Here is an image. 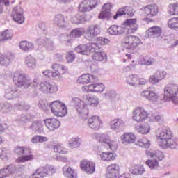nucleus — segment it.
I'll return each mask as SVG.
<instances>
[{"label": "nucleus", "instance_id": "obj_8", "mask_svg": "<svg viewBox=\"0 0 178 178\" xmlns=\"http://www.w3.org/2000/svg\"><path fill=\"white\" fill-rule=\"evenodd\" d=\"M140 42L141 41L138 37L133 35L125 36L122 41V44L124 48L131 49L132 51L133 49H136L140 45Z\"/></svg>", "mask_w": 178, "mask_h": 178}, {"label": "nucleus", "instance_id": "obj_19", "mask_svg": "<svg viewBox=\"0 0 178 178\" xmlns=\"http://www.w3.org/2000/svg\"><path fill=\"white\" fill-rule=\"evenodd\" d=\"M13 19L18 24L24 23V16H23V8L20 6H17L13 10Z\"/></svg>", "mask_w": 178, "mask_h": 178}, {"label": "nucleus", "instance_id": "obj_2", "mask_svg": "<svg viewBox=\"0 0 178 178\" xmlns=\"http://www.w3.org/2000/svg\"><path fill=\"white\" fill-rule=\"evenodd\" d=\"M156 137L158 145L163 149H167V148L176 149L177 148V142L173 138V133L170 128L164 127L157 129Z\"/></svg>", "mask_w": 178, "mask_h": 178}, {"label": "nucleus", "instance_id": "obj_51", "mask_svg": "<svg viewBox=\"0 0 178 178\" xmlns=\"http://www.w3.org/2000/svg\"><path fill=\"white\" fill-rule=\"evenodd\" d=\"M53 149L55 152L58 154H67V149L65 148L63 144L58 143L53 147Z\"/></svg>", "mask_w": 178, "mask_h": 178}, {"label": "nucleus", "instance_id": "obj_17", "mask_svg": "<svg viewBox=\"0 0 178 178\" xmlns=\"http://www.w3.org/2000/svg\"><path fill=\"white\" fill-rule=\"evenodd\" d=\"M110 129L113 131H123L126 127V122L120 118H115L109 122Z\"/></svg>", "mask_w": 178, "mask_h": 178}, {"label": "nucleus", "instance_id": "obj_37", "mask_svg": "<svg viewBox=\"0 0 178 178\" xmlns=\"http://www.w3.org/2000/svg\"><path fill=\"white\" fill-rule=\"evenodd\" d=\"M63 172L64 176L67 178H77V172L76 170L69 167V165H65L63 168Z\"/></svg>", "mask_w": 178, "mask_h": 178}, {"label": "nucleus", "instance_id": "obj_46", "mask_svg": "<svg viewBox=\"0 0 178 178\" xmlns=\"http://www.w3.org/2000/svg\"><path fill=\"white\" fill-rule=\"evenodd\" d=\"M81 145V139L80 138H72L68 140V145L70 148H79Z\"/></svg>", "mask_w": 178, "mask_h": 178}, {"label": "nucleus", "instance_id": "obj_55", "mask_svg": "<svg viewBox=\"0 0 178 178\" xmlns=\"http://www.w3.org/2000/svg\"><path fill=\"white\" fill-rule=\"evenodd\" d=\"M71 22L74 24H80L84 22V15L78 14L71 18Z\"/></svg>", "mask_w": 178, "mask_h": 178}, {"label": "nucleus", "instance_id": "obj_44", "mask_svg": "<svg viewBox=\"0 0 178 178\" xmlns=\"http://www.w3.org/2000/svg\"><path fill=\"white\" fill-rule=\"evenodd\" d=\"M84 33V30L80 29V28H76L74 29L67 37L70 38V40H76V38H79V37H81Z\"/></svg>", "mask_w": 178, "mask_h": 178}, {"label": "nucleus", "instance_id": "obj_13", "mask_svg": "<svg viewBox=\"0 0 178 178\" xmlns=\"http://www.w3.org/2000/svg\"><path fill=\"white\" fill-rule=\"evenodd\" d=\"M83 92H104L105 85L101 83H95L90 85L85 86L82 88Z\"/></svg>", "mask_w": 178, "mask_h": 178}, {"label": "nucleus", "instance_id": "obj_58", "mask_svg": "<svg viewBox=\"0 0 178 178\" xmlns=\"http://www.w3.org/2000/svg\"><path fill=\"white\" fill-rule=\"evenodd\" d=\"M116 91L115 90H106L104 93V97L106 99H115L116 98Z\"/></svg>", "mask_w": 178, "mask_h": 178}, {"label": "nucleus", "instance_id": "obj_27", "mask_svg": "<svg viewBox=\"0 0 178 178\" xmlns=\"http://www.w3.org/2000/svg\"><path fill=\"white\" fill-rule=\"evenodd\" d=\"M13 59H15V56L12 53L0 54V64L3 66H9Z\"/></svg>", "mask_w": 178, "mask_h": 178}, {"label": "nucleus", "instance_id": "obj_47", "mask_svg": "<svg viewBox=\"0 0 178 178\" xmlns=\"http://www.w3.org/2000/svg\"><path fill=\"white\" fill-rule=\"evenodd\" d=\"M40 176V177H38ZM46 177L44 167H40L29 177V178Z\"/></svg>", "mask_w": 178, "mask_h": 178}, {"label": "nucleus", "instance_id": "obj_1", "mask_svg": "<svg viewBox=\"0 0 178 178\" xmlns=\"http://www.w3.org/2000/svg\"><path fill=\"white\" fill-rule=\"evenodd\" d=\"M13 81L17 87H23L27 89L32 86L35 91H40L44 94H55L58 92V85L54 82L44 81L38 83V79L35 78L33 81L31 78L26 76L24 72L17 71L13 74Z\"/></svg>", "mask_w": 178, "mask_h": 178}, {"label": "nucleus", "instance_id": "obj_34", "mask_svg": "<svg viewBox=\"0 0 178 178\" xmlns=\"http://www.w3.org/2000/svg\"><path fill=\"white\" fill-rule=\"evenodd\" d=\"M135 130L140 134H148L151 131V126L148 122H145L144 124H141L135 127Z\"/></svg>", "mask_w": 178, "mask_h": 178}, {"label": "nucleus", "instance_id": "obj_23", "mask_svg": "<svg viewBox=\"0 0 178 178\" xmlns=\"http://www.w3.org/2000/svg\"><path fill=\"white\" fill-rule=\"evenodd\" d=\"M51 69L54 70V72H53L54 79L56 77H62V74H66L68 70L67 67L59 64H54Z\"/></svg>", "mask_w": 178, "mask_h": 178}, {"label": "nucleus", "instance_id": "obj_52", "mask_svg": "<svg viewBox=\"0 0 178 178\" xmlns=\"http://www.w3.org/2000/svg\"><path fill=\"white\" fill-rule=\"evenodd\" d=\"M33 159H34L33 154L23 155L17 159V162L18 163H20V162L24 163V162H29V161H33Z\"/></svg>", "mask_w": 178, "mask_h": 178}, {"label": "nucleus", "instance_id": "obj_53", "mask_svg": "<svg viewBox=\"0 0 178 178\" xmlns=\"http://www.w3.org/2000/svg\"><path fill=\"white\" fill-rule=\"evenodd\" d=\"M137 145L139 147H143V148H149L151 145V141H149V140H148L147 138H143L137 142Z\"/></svg>", "mask_w": 178, "mask_h": 178}, {"label": "nucleus", "instance_id": "obj_49", "mask_svg": "<svg viewBox=\"0 0 178 178\" xmlns=\"http://www.w3.org/2000/svg\"><path fill=\"white\" fill-rule=\"evenodd\" d=\"M131 172L132 175H136V176L138 175H143L144 172H145V169L144 168L143 165H134L131 168Z\"/></svg>", "mask_w": 178, "mask_h": 178}, {"label": "nucleus", "instance_id": "obj_16", "mask_svg": "<svg viewBox=\"0 0 178 178\" xmlns=\"http://www.w3.org/2000/svg\"><path fill=\"white\" fill-rule=\"evenodd\" d=\"M102 126V120H101V118H99V116L97 115H93L88 118V127L89 129H91V130H94L95 131H97L101 129V127Z\"/></svg>", "mask_w": 178, "mask_h": 178}, {"label": "nucleus", "instance_id": "obj_35", "mask_svg": "<svg viewBox=\"0 0 178 178\" xmlns=\"http://www.w3.org/2000/svg\"><path fill=\"white\" fill-rule=\"evenodd\" d=\"M4 97L6 99H13L19 97V91L16 88H8L6 89Z\"/></svg>", "mask_w": 178, "mask_h": 178}, {"label": "nucleus", "instance_id": "obj_39", "mask_svg": "<svg viewBox=\"0 0 178 178\" xmlns=\"http://www.w3.org/2000/svg\"><path fill=\"white\" fill-rule=\"evenodd\" d=\"M147 34L154 38L161 37L162 34V28L157 26H152L148 29Z\"/></svg>", "mask_w": 178, "mask_h": 178}, {"label": "nucleus", "instance_id": "obj_30", "mask_svg": "<svg viewBox=\"0 0 178 178\" xmlns=\"http://www.w3.org/2000/svg\"><path fill=\"white\" fill-rule=\"evenodd\" d=\"M108 33L111 34V35H120V34H125L124 27L122 25H112L108 29Z\"/></svg>", "mask_w": 178, "mask_h": 178}, {"label": "nucleus", "instance_id": "obj_11", "mask_svg": "<svg viewBox=\"0 0 178 178\" xmlns=\"http://www.w3.org/2000/svg\"><path fill=\"white\" fill-rule=\"evenodd\" d=\"M125 34H134L138 30L137 19H128L122 24Z\"/></svg>", "mask_w": 178, "mask_h": 178}, {"label": "nucleus", "instance_id": "obj_6", "mask_svg": "<svg viewBox=\"0 0 178 178\" xmlns=\"http://www.w3.org/2000/svg\"><path fill=\"white\" fill-rule=\"evenodd\" d=\"M49 106L51 109V113L54 116L63 118V116H66L67 114V108H66V106L59 100L51 102Z\"/></svg>", "mask_w": 178, "mask_h": 178}, {"label": "nucleus", "instance_id": "obj_36", "mask_svg": "<svg viewBox=\"0 0 178 178\" xmlns=\"http://www.w3.org/2000/svg\"><path fill=\"white\" fill-rule=\"evenodd\" d=\"M95 137L102 145H106L111 143V136L107 134H95Z\"/></svg>", "mask_w": 178, "mask_h": 178}, {"label": "nucleus", "instance_id": "obj_62", "mask_svg": "<svg viewBox=\"0 0 178 178\" xmlns=\"http://www.w3.org/2000/svg\"><path fill=\"white\" fill-rule=\"evenodd\" d=\"M106 145L109 147L111 151H115L118 149V143L115 141H112L110 140V143H107Z\"/></svg>", "mask_w": 178, "mask_h": 178}, {"label": "nucleus", "instance_id": "obj_31", "mask_svg": "<svg viewBox=\"0 0 178 178\" xmlns=\"http://www.w3.org/2000/svg\"><path fill=\"white\" fill-rule=\"evenodd\" d=\"M54 23L57 27L60 29H65L66 27V21L65 16L62 14H57L54 16Z\"/></svg>", "mask_w": 178, "mask_h": 178}, {"label": "nucleus", "instance_id": "obj_3", "mask_svg": "<svg viewBox=\"0 0 178 178\" xmlns=\"http://www.w3.org/2000/svg\"><path fill=\"white\" fill-rule=\"evenodd\" d=\"M74 101V102H76V109L78 112L83 116H87V115H88V105H90V106H98V104H99L98 97L90 95H85L84 101H81L77 97H75Z\"/></svg>", "mask_w": 178, "mask_h": 178}, {"label": "nucleus", "instance_id": "obj_59", "mask_svg": "<svg viewBox=\"0 0 178 178\" xmlns=\"http://www.w3.org/2000/svg\"><path fill=\"white\" fill-rule=\"evenodd\" d=\"M0 106V111L3 113H9V112H12L13 109L10 104H1Z\"/></svg>", "mask_w": 178, "mask_h": 178}, {"label": "nucleus", "instance_id": "obj_15", "mask_svg": "<svg viewBox=\"0 0 178 178\" xmlns=\"http://www.w3.org/2000/svg\"><path fill=\"white\" fill-rule=\"evenodd\" d=\"M120 170V166L118 163H112L107 166L106 170V178H118L119 176V172Z\"/></svg>", "mask_w": 178, "mask_h": 178}, {"label": "nucleus", "instance_id": "obj_12", "mask_svg": "<svg viewBox=\"0 0 178 178\" xmlns=\"http://www.w3.org/2000/svg\"><path fill=\"white\" fill-rule=\"evenodd\" d=\"M99 3V0H83L78 9L80 12H90Z\"/></svg>", "mask_w": 178, "mask_h": 178}, {"label": "nucleus", "instance_id": "obj_42", "mask_svg": "<svg viewBox=\"0 0 178 178\" xmlns=\"http://www.w3.org/2000/svg\"><path fill=\"white\" fill-rule=\"evenodd\" d=\"M19 48L24 52H29L34 49V44L31 42L22 41L19 43Z\"/></svg>", "mask_w": 178, "mask_h": 178}, {"label": "nucleus", "instance_id": "obj_5", "mask_svg": "<svg viewBox=\"0 0 178 178\" xmlns=\"http://www.w3.org/2000/svg\"><path fill=\"white\" fill-rule=\"evenodd\" d=\"M99 43H97V47H99L98 50L92 51V54H95L92 58L93 60H96L97 62H102L104 60V62H106L108 59V56L106 53H104L101 51H102L101 47L99 46V44L101 45H107V44H109V39H106L104 38H99Z\"/></svg>", "mask_w": 178, "mask_h": 178}, {"label": "nucleus", "instance_id": "obj_4", "mask_svg": "<svg viewBox=\"0 0 178 178\" xmlns=\"http://www.w3.org/2000/svg\"><path fill=\"white\" fill-rule=\"evenodd\" d=\"M178 85L170 83L164 88L163 101L165 102H172L174 105H178Z\"/></svg>", "mask_w": 178, "mask_h": 178}, {"label": "nucleus", "instance_id": "obj_7", "mask_svg": "<svg viewBox=\"0 0 178 178\" xmlns=\"http://www.w3.org/2000/svg\"><path fill=\"white\" fill-rule=\"evenodd\" d=\"M98 49H99L98 43L91 42L86 44H79L75 49V51L81 55H90V54L95 51H98Z\"/></svg>", "mask_w": 178, "mask_h": 178}, {"label": "nucleus", "instance_id": "obj_50", "mask_svg": "<svg viewBox=\"0 0 178 178\" xmlns=\"http://www.w3.org/2000/svg\"><path fill=\"white\" fill-rule=\"evenodd\" d=\"M168 27L171 30H178V17H172L168 22Z\"/></svg>", "mask_w": 178, "mask_h": 178}, {"label": "nucleus", "instance_id": "obj_25", "mask_svg": "<svg viewBox=\"0 0 178 178\" xmlns=\"http://www.w3.org/2000/svg\"><path fill=\"white\" fill-rule=\"evenodd\" d=\"M112 9V4L111 3H107L102 7V10L99 15V19H106L109 20L111 19V10Z\"/></svg>", "mask_w": 178, "mask_h": 178}, {"label": "nucleus", "instance_id": "obj_14", "mask_svg": "<svg viewBox=\"0 0 178 178\" xmlns=\"http://www.w3.org/2000/svg\"><path fill=\"white\" fill-rule=\"evenodd\" d=\"M141 12H143L144 16H149V17H152L158 15L159 10L156 4H150L143 6L140 8Z\"/></svg>", "mask_w": 178, "mask_h": 178}, {"label": "nucleus", "instance_id": "obj_26", "mask_svg": "<svg viewBox=\"0 0 178 178\" xmlns=\"http://www.w3.org/2000/svg\"><path fill=\"white\" fill-rule=\"evenodd\" d=\"M122 144H133L137 140L136 134L131 132L124 133L120 137Z\"/></svg>", "mask_w": 178, "mask_h": 178}, {"label": "nucleus", "instance_id": "obj_40", "mask_svg": "<svg viewBox=\"0 0 178 178\" xmlns=\"http://www.w3.org/2000/svg\"><path fill=\"white\" fill-rule=\"evenodd\" d=\"M13 33L12 31L6 29L4 31L0 32V42H4V41H9L12 40Z\"/></svg>", "mask_w": 178, "mask_h": 178}, {"label": "nucleus", "instance_id": "obj_64", "mask_svg": "<svg viewBox=\"0 0 178 178\" xmlns=\"http://www.w3.org/2000/svg\"><path fill=\"white\" fill-rule=\"evenodd\" d=\"M42 74H44V76H45V77L54 78V72L51 71V70H45L42 72Z\"/></svg>", "mask_w": 178, "mask_h": 178}, {"label": "nucleus", "instance_id": "obj_29", "mask_svg": "<svg viewBox=\"0 0 178 178\" xmlns=\"http://www.w3.org/2000/svg\"><path fill=\"white\" fill-rule=\"evenodd\" d=\"M145 154L149 158H154L156 161H162L165 157L163 153L159 150H146Z\"/></svg>", "mask_w": 178, "mask_h": 178}, {"label": "nucleus", "instance_id": "obj_61", "mask_svg": "<svg viewBox=\"0 0 178 178\" xmlns=\"http://www.w3.org/2000/svg\"><path fill=\"white\" fill-rule=\"evenodd\" d=\"M66 59L68 63H72L76 59V56L73 53V51H70L67 53Z\"/></svg>", "mask_w": 178, "mask_h": 178}, {"label": "nucleus", "instance_id": "obj_63", "mask_svg": "<svg viewBox=\"0 0 178 178\" xmlns=\"http://www.w3.org/2000/svg\"><path fill=\"white\" fill-rule=\"evenodd\" d=\"M25 151H26V148H24V147L17 146L15 148L14 152L15 154H17V155H22L24 154Z\"/></svg>", "mask_w": 178, "mask_h": 178}, {"label": "nucleus", "instance_id": "obj_28", "mask_svg": "<svg viewBox=\"0 0 178 178\" xmlns=\"http://www.w3.org/2000/svg\"><path fill=\"white\" fill-rule=\"evenodd\" d=\"M16 170V167L14 165H9L4 168L0 170V178L9 177Z\"/></svg>", "mask_w": 178, "mask_h": 178}, {"label": "nucleus", "instance_id": "obj_45", "mask_svg": "<svg viewBox=\"0 0 178 178\" xmlns=\"http://www.w3.org/2000/svg\"><path fill=\"white\" fill-rule=\"evenodd\" d=\"M168 12L170 16H177L178 15V3L169 4Z\"/></svg>", "mask_w": 178, "mask_h": 178}, {"label": "nucleus", "instance_id": "obj_21", "mask_svg": "<svg viewBox=\"0 0 178 178\" xmlns=\"http://www.w3.org/2000/svg\"><path fill=\"white\" fill-rule=\"evenodd\" d=\"M101 33V30L99 29V26L98 25L90 26L88 28L86 33V38L90 41L91 40H94L98 34Z\"/></svg>", "mask_w": 178, "mask_h": 178}, {"label": "nucleus", "instance_id": "obj_41", "mask_svg": "<svg viewBox=\"0 0 178 178\" xmlns=\"http://www.w3.org/2000/svg\"><path fill=\"white\" fill-rule=\"evenodd\" d=\"M25 65H26L29 69H35L37 66V60H35V58L33 57V56L29 55L25 58Z\"/></svg>", "mask_w": 178, "mask_h": 178}, {"label": "nucleus", "instance_id": "obj_18", "mask_svg": "<svg viewBox=\"0 0 178 178\" xmlns=\"http://www.w3.org/2000/svg\"><path fill=\"white\" fill-rule=\"evenodd\" d=\"M166 77V72L157 70L149 78V83L153 86H156Z\"/></svg>", "mask_w": 178, "mask_h": 178}, {"label": "nucleus", "instance_id": "obj_9", "mask_svg": "<svg viewBox=\"0 0 178 178\" xmlns=\"http://www.w3.org/2000/svg\"><path fill=\"white\" fill-rule=\"evenodd\" d=\"M132 119L136 123H143L148 119V112L143 107H137L132 111Z\"/></svg>", "mask_w": 178, "mask_h": 178}, {"label": "nucleus", "instance_id": "obj_10", "mask_svg": "<svg viewBox=\"0 0 178 178\" xmlns=\"http://www.w3.org/2000/svg\"><path fill=\"white\" fill-rule=\"evenodd\" d=\"M154 89L155 88L154 87H149L141 91L140 95L142 98H144V99L149 101V102H156L158 99H159V95L154 91Z\"/></svg>", "mask_w": 178, "mask_h": 178}, {"label": "nucleus", "instance_id": "obj_38", "mask_svg": "<svg viewBox=\"0 0 178 178\" xmlns=\"http://www.w3.org/2000/svg\"><path fill=\"white\" fill-rule=\"evenodd\" d=\"M126 82L131 87H138V75L129 74L126 79Z\"/></svg>", "mask_w": 178, "mask_h": 178}, {"label": "nucleus", "instance_id": "obj_56", "mask_svg": "<svg viewBox=\"0 0 178 178\" xmlns=\"http://www.w3.org/2000/svg\"><path fill=\"white\" fill-rule=\"evenodd\" d=\"M143 63H142V65H145L146 66H151L156 63V60H155V59L148 56L143 57Z\"/></svg>", "mask_w": 178, "mask_h": 178}, {"label": "nucleus", "instance_id": "obj_43", "mask_svg": "<svg viewBox=\"0 0 178 178\" xmlns=\"http://www.w3.org/2000/svg\"><path fill=\"white\" fill-rule=\"evenodd\" d=\"M29 129L35 133H42V131H44V125L41 121L33 122Z\"/></svg>", "mask_w": 178, "mask_h": 178}, {"label": "nucleus", "instance_id": "obj_24", "mask_svg": "<svg viewBox=\"0 0 178 178\" xmlns=\"http://www.w3.org/2000/svg\"><path fill=\"white\" fill-rule=\"evenodd\" d=\"M134 16V11L133 8L130 6H125L124 8H120L118 11H117L116 15L113 16L114 20H116L119 16Z\"/></svg>", "mask_w": 178, "mask_h": 178}, {"label": "nucleus", "instance_id": "obj_57", "mask_svg": "<svg viewBox=\"0 0 178 178\" xmlns=\"http://www.w3.org/2000/svg\"><path fill=\"white\" fill-rule=\"evenodd\" d=\"M9 156H10V152L9 150L6 149H2L1 153L0 154V158L2 159V161H4V162H6L9 159Z\"/></svg>", "mask_w": 178, "mask_h": 178}, {"label": "nucleus", "instance_id": "obj_22", "mask_svg": "<svg viewBox=\"0 0 178 178\" xmlns=\"http://www.w3.org/2000/svg\"><path fill=\"white\" fill-rule=\"evenodd\" d=\"M81 168L88 175H92L95 172V163L92 161L84 160L81 162Z\"/></svg>", "mask_w": 178, "mask_h": 178}, {"label": "nucleus", "instance_id": "obj_48", "mask_svg": "<svg viewBox=\"0 0 178 178\" xmlns=\"http://www.w3.org/2000/svg\"><path fill=\"white\" fill-rule=\"evenodd\" d=\"M146 165L149 168L150 170H155L159 168V163L156 159H149L145 162Z\"/></svg>", "mask_w": 178, "mask_h": 178}, {"label": "nucleus", "instance_id": "obj_32", "mask_svg": "<svg viewBox=\"0 0 178 178\" xmlns=\"http://www.w3.org/2000/svg\"><path fill=\"white\" fill-rule=\"evenodd\" d=\"M98 155H99L100 159L103 161V162H112V161L116 159L115 154L109 152H103L99 153Z\"/></svg>", "mask_w": 178, "mask_h": 178}, {"label": "nucleus", "instance_id": "obj_20", "mask_svg": "<svg viewBox=\"0 0 178 178\" xmlns=\"http://www.w3.org/2000/svg\"><path fill=\"white\" fill-rule=\"evenodd\" d=\"M44 124L49 131H55L60 127V121L56 118H47L44 120Z\"/></svg>", "mask_w": 178, "mask_h": 178}, {"label": "nucleus", "instance_id": "obj_60", "mask_svg": "<svg viewBox=\"0 0 178 178\" xmlns=\"http://www.w3.org/2000/svg\"><path fill=\"white\" fill-rule=\"evenodd\" d=\"M44 46L49 51H52L55 48V44H54V42L51 39H47Z\"/></svg>", "mask_w": 178, "mask_h": 178}, {"label": "nucleus", "instance_id": "obj_33", "mask_svg": "<svg viewBox=\"0 0 178 178\" xmlns=\"http://www.w3.org/2000/svg\"><path fill=\"white\" fill-rule=\"evenodd\" d=\"M95 77L90 74H84L80 76L77 79L79 84H88V83H92Z\"/></svg>", "mask_w": 178, "mask_h": 178}, {"label": "nucleus", "instance_id": "obj_54", "mask_svg": "<svg viewBox=\"0 0 178 178\" xmlns=\"http://www.w3.org/2000/svg\"><path fill=\"white\" fill-rule=\"evenodd\" d=\"M44 169L46 177L47 176H52L56 172V170L53 165H47L44 167Z\"/></svg>", "mask_w": 178, "mask_h": 178}]
</instances>
